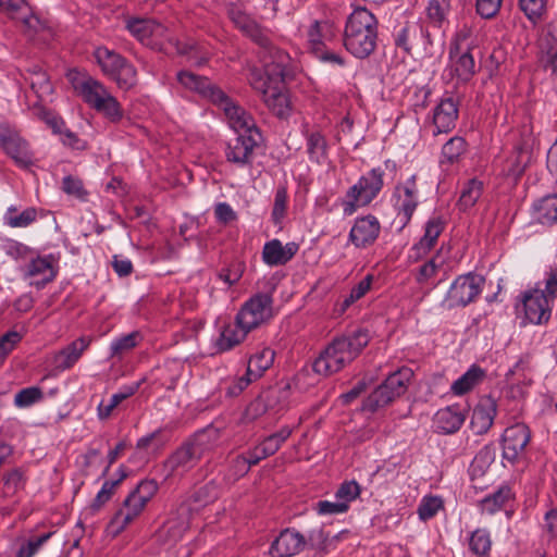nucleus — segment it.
Listing matches in <instances>:
<instances>
[{
	"label": "nucleus",
	"instance_id": "nucleus-16",
	"mask_svg": "<svg viewBox=\"0 0 557 557\" xmlns=\"http://www.w3.org/2000/svg\"><path fill=\"white\" fill-rule=\"evenodd\" d=\"M393 200L398 216L404 222V225H406L410 222L420 202L416 174H412L405 182L395 186Z\"/></svg>",
	"mask_w": 557,
	"mask_h": 557
},
{
	"label": "nucleus",
	"instance_id": "nucleus-35",
	"mask_svg": "<svg viewBox=\"0 0 557 557\" xmlns=\"http://www.w3.org/2000/svg\"><path fill=\"white\" fill-rule=\"evenodd\" d=\"M312 370L315 374L321 375L323 377L331 376L341 370H343L337 355L335 354L333 347L329 343L323 350L319 354V356L312 362Z\"/></svg>",
	"mask_w": 557,
	"mask_h": 557
},
{
	"label": "nucleus",
	"instance_id": "nucleus-4",
	"mask_svg": "<svg viewBox=\"0 0 557 557\" xmlns=\"http://www.w3.org/2000/svg\"><path fill=\"white\" fill-rule=\"evenodd\" d=\"M384 186V170L376 166L361 175L341 200L344 216H351L360 208L369 206Z\"/></svg>",
	"mask_w": 557,
	"mask_h": 557
},
{
	"label": "nucleus",
	"instance_id": "nucleus-37",
	"mask_svg": "<svg viewBox=\"0 0 557 557\" xmlns=\"http://www.w3.org/2000/svg\"><path fill=\"white\" fill-rule=\"evenodd\" d=\"M327 141L325 136L319 132H307L306 151L311 162L322 164L327 159Z\"/></svg>",
	"mask_w": 557,
	"mask_h": 557
},
{
	"label": "nucleus",
	"instance_id": "nucleus-30",
	"mask_svg": "<svg viewBox=\"0 0 557 557\" xmlns=\"http://www.w3.org/2000/svg\"><path fill=\"white\" fill-rule=\"evenodd\" d=\"M39 211L36 207H26L20 210L17 206L11 205L2 215V223L10 228H27L37 222Z\"/></svg>",
	"mask_w": 557,
	"mask_h": 557
},
{
	"label": "nucleus",
	"instance_id": "nucleus-3",
	"mask_svg": "<svg viewBox=\"0 0 557 557\" xmlns=\"http://www.w3.org/2000/svg\"><path fill=\"white\" fill-rule=\"evenodd\" d=\"M212 443L207 431H199L184 442L163 462L165 478L183 475L193 469L202 456L210 450Z\"/></svg>",
	"mask_w": 557,
	"mask_h": 557
},
{
	"label": "nucleus",
	"instance_id": "nucleus-38",
	"mask_svg": "<svg viewBox=\"0 0 557 557\" xmlns=\"http://www.w3.org/2000/svg\"><path fill=\"white\" fill-rule=\"evenodd\" d=\"M513 498V493L509 485H502L494 493L484 497L481 502L482 512L494 515L502 510Z\"/></svg>",
	"mask_w": 557,
	"mask_h": 557
},
{
	"label": "nucleus",
	"instance_id": "nucleus-27",
	"mask_svg": "<svg viewBox=\"0 0 557 557\" xmlns=\"http://www.w3.org/2000/svg\"><path fill=\"white\" fill-rule=\"evenodd\" d=\"M298 246L295 243L283 245L280 239H272L264 244L262 261L269 267L284 265L297 253Z\"/></svg>",
	"mask_w": 557,
	"mask_h": 557
},
{
	"label": "nucleus",
	"instance_id": "nucleus-19",
	"mask_svg": "<svg viewBox=\"0 0 557 557\" xmlns=\"http://www.w3.org/2000/svg\"><path fill=\"white\" fill-rule=\"evenodd\" d=\"M381 233V223L373 214H366L355 219L348 234V242L357 249L372 246Z\"/></svg>",
	"mask_w": 557,
	"mask_h": 557
},
{
	"label": "nucleus",
	"instance_id": "nucleus-41",
	"mask_svg": "<svg viewBox=\"0 0 557 557\" xmlns=\"http://www.w3.org/2000/svg\"><path fill=\"white\" fill-rule=\"evenodd\" d=\"M91 109L101 113L106 119L112 123H117L123 119L124 111L117 99L110 92L102 98Z\"/></svg>",
	"mask_w": 557,
	"mask_h": 557
},
{
	"label": "nucleus",
	"instance_id": "nucleus-33",
	"mask_svg": "<svg viewBox=\"0 0 557 557\" xmlns=\"http://www.w3.org/2000/svg\"><path fill=\"white\" fill-rule=\"evenodd\" d=\"M251 331L244 327L238 318L235 321L226 324L216 341V347L220 351H227L239 345Z\"/></svg>",
	"mask_w": 557,
	"mask_h": 557
},
{
	"label": "nucleus",
	"instance_id": "nucleus-48",
	"mask_svg": "<svg viewBox=\"0 0 557 557\" xmlns=\"http://www.w3.org/2000/svg\"><path fill=\"white\" fill-rule=\"evenodd\" d=\"M483 191L482 182L473 178L470 180L461 190L459 206L462 210H467L475 205Z\"/></svg>",
	"mask_w": 557,
	"mask_h": 557
},
{
	"label": "nucleus",
	"instance_id": "nucleus-45",
	"mask_svg": "<svg viewBox=\"0 0 557 557\" xmlns=\"http://www.w3.org/2000/svg\"><path fill=\"white\" fill-rule=\"evenodd\" d=\"M492 547L491 534L486 529L474 530L469 537V549L476 556L485 557Z\"/></svg>",
	"mask_w": 557,
	"mask_h": 557
},
{
	"label": "nucleus",
	"instance_id": "nucleus-43",
	"mask_svg": "<svg viewBox=\"0 0 557 557\" xmlns=\"http://www.w3.org/2000/svg\"><path fill=\"white\" fill-rule=\"evenodd\" d=\"M450 12V1L449 0H430L426 14L430 23L438 28H442L445 24L448 23L447 16Z\"/></svg>",
	"mask_w": 557,
	"mask_h": 557
},
{
	"label": "nucleus",
	"instance_id": "nucleus-64",
	"mask_svg": "<svg viewBox=\"0 0 557 557\" xmlns=\"http://www.w3.org/2000/svg\"><path fill=\"white\" fill-rule=\"evenodd\" d=\"M22 339L23 334L17 331L12 330L4 333L0 337V361H3Z\"/></svg>",
	"mask_w": 557,
	"mask_h": 557
},
{
	"label": "nucleus",
	"instance_id": "nucleus-51",
	"mask_svg": "<svg viewBox=\"0 0 557 557\" xmlns=\"http://www.w3.org/2000/svg\"><path fill=\"white\" fill-rule=\"evenodd\" d=\"M54 532H46L44 534L32 536L23 543L16 550L15 557H34L41 546L47 543Z\"/></svg>",
	"mask_w": 557,
	"mask_h": 557
},
{
	"label": "nucleus",
	"instance_id": "nucleus-21",
	"mask_svg": "<svg viewBox=\"0 0 557 557\" xmlns=\"http://www.w3.org/2000/svg\"><path fill=\"white\" fill-rule=\"evenodd\" d=\"M497 414V403L491 396L482 397L474 407L470 428L476 435L486 434L494 424Z\"/></svg>",
	"mask_w": 557,
	"mask_h": 557
},
{
	"label": "nucleus",
	"instance_id": "nucleus-39",
	"mask_svg": "<svg viewBox=\"0 0 557 557\" xmlns=\"http://www.w3.org/2000/svg\"><path fill=\"white\" fill-rule=\"evenodd\" d=\"M275 352L273 349L265 347L253 354L247 364V372L252 379L258 380L265 370H268L274 361Z\"/></svg>",
	"mask_w": 557,
	"mask_h": 557
},
{
	"label": "nucleus",
	"instance_id": "nucleus-26",
	"mask_svg": "<svg viewBox=\"0 0 557 557\" xmlns=\"http://www.w3.org/2000/svg\"><path fill=\"white\" fill-rule=\"evenodd\" d=\"M466 416L457 405L437 410L433 418V428L438 434H454L462 426Z\"/></svg>",
	"mask_w": 557,
	"mask_h": 557
},
{
	"label": "nucleus",
	"instance_id": "nucleus-5",
	"mask_svg": "<svg viewBox=\"0 0 557 557\" xmlns=\"http://www.w3.org/2000/svg\"><path fill=\"white\" fill-rule=\"evenodd\" d=\"M92 55L103 75L113 81L120 89L127 91L137 85V70L122 54L99 46Z\"/></svg>",
	"mask_w": 557,
	"mask_h": 557
},
{
	"label": "nucleus",
	"instance_id": "nucleus-6",
	"mask_svg": "<svg viewBox=\"0 0 557 557\" xmlns=\"http://www.w3.org/2000/svg\"><path fill=\"white\" fill-rule=\"evenodd\" d=\"M411 374V370L407 368L399 369L389 374L385 381L366 398L363 409L374 412L404 395L408 388Z\"/></svg>",
	"mask_w": 557,
	"mask_h": 557
},
{
	"label": "nucleus",
	"instance_id": "nucleus-13",
	"mask_svg": "<svg viewBox=\"0 0 557 557\" xmlns=\"http://www.w3.org/2000/svg\"><path fill=\"white\" fill-rule=\"evenodd\" d=\"M484 278L474 273L459 275L450 285L446 300L449 307H466L481 294Z\"/></svg>",
	"mask_w": 557,
	"mask_h": 557
},
{
	"label": "nucleus",
	"instance_id": "nucleus-34",
	"mask_svg": "<svg viewBox=\"0 0 557 557\" xmlns=\"http://www.w3.org/2000/svg\"><path fill=\"white\" fill-rule=\"evenodd\" d=\"M126 29L139 41L149 44L150 37L159 36L164 30L161 24L149 18L128 17Z\"/></svg>",
	"mask_w": 557,
	"mask_h": 557
},
{
	"label": "nucleus",
	"instance_id": "nucleus-1",
	"mask_svg": "<svg viewBox=\"0 0 557 557\" xmlns=\"http://www.w3.org/2000/svg\"><path fill=\"white\" fill-rule=\"evenodd\" d=\"M228 16L234 25L260 47L263 71L252 67L248 74L250 86L261 95L264 104L278 117H287L289 102L284 92V81L289 76L290 57L276 47L267 29L239 7H231Z\"/></svg>",
	"mask_w": 557,
	"mask_h": 557
},
{
	"label": "nucleus",
	"instance_id": "nucleus-57",
	"mask_svg": "<svg viewBox=\"0 0 557 557\" xmlns=\"http://www.w3.org/2000/svg\"><path fill=\"white\" fill-rule=\"evenodd\" d=\"M200 95L208 98L223 111H225V108L234 104L231 98L221 88L212 85L209 79L207 81L206 88L202 89Z\"/></svg>",
	"mask_w": 557,
	"mask_h": 557
},
{
	"label": "nucleus",
	"instance_id": "nucleus-14",
	"mask_svg": "<svg viewBox=\"0 0 557 557\" xmlns=\"http://www.w3.org/2000/svg\"><path fill=\"white\" fill-rule=\"evenodd\" d=\"M58 270V259L49 253L32 258L21 271L29 285L41 289L57 277Z\"/></svg>",
	"mask_w": 557,
	"mask_h": 557
},
{
	"label": "nucleus",
	"instance_id": "nucleus-9",
	"mask_svg": "<svg viewBox=\"0 0 557 557\" xmlns=\"http://www.w3.org/2000/svg\"><path fill=\"white\" fill-rule=\"evenodd\" d=\"M236 317L239 323L253 331L273 318V298L269 293H257L246 300Z\"/></svg>",
	"mask_w": 557,
	"mask_h": 557
},
{
	"label": "nucleus",
	"instance_id": "nucleus-40",
	"mask_svg": "<svg viewBox=\"0 0 557 557\" xmlns=\"http://www.w3.org/2000/svg\"><path fill=\"white\" fill-rule=\"evenodd\" d=\"M466 151L467 143L465 138L460 136H454L448 141H446L442 147L441 163H457Z\"/></svg>",
	"mask_w": 557,
	"mask_h": 557
},
{
	"label": "nucleus",
	"instance_id": "nucleus-61",
	"mask_svg": "<svg viewBox=\"0 0 557 557\" xmlns=\"http://www.w3.org/2000/svg\"><path fill=\"white\" fill-rule=\"evenodd\" d=\"M158 490L159 484L156 480L145 479L131 493L147 505L156 496Z\"/></svg>",
	"mask_w": 557,
	"mask_h": 557
},
{
	"label": "nucleus",
	"instance_id": "nucleus-22",
	"mask_svg": "<svg viewBox=\"0 0 557 557\" xmlns=\"http://www.w3.org/2000/svg\"><path fill=\"white\" fill-rule=\"evenodd\" d=\"M146 506L147 505L144 502L129 493L110 521L112 532L114 534H119L125 530L143 513Z\"/></svg>",
	"mask_w": 557,
	"mask_h": 557
},
{
	"label": "nucleus",
	"instance_id": "nucleus-2",
	"mask_svg": "<svg viewBox=\"0 0 557 557\" xmlns=\"http://www.w3.org/2000/svg\"><path fill=\"white\" fill-rule=\"evenodd\" d=\"M379 22L375 15L363 7L356 8L347 17L344 30V46L355 58L371 55L377 41Z\"/></svg>",
	"mask_w": 557,
	"mask_h": 557
},
{
	"label": "nucleus",
	"instance_id": "nucleus-24",
	"mask_svg": "<svg viewBox=\"0 0 557 557\" xmlns=\"http://www.w3.org/2000/svg\"><path fill=\"white\" fill-rule=\"evenodd\" d=\"M90 343V337L82 336L55 352L52 359L54 369L63 372L73 368L85 350H87Z\"/></svg>",
	"mask_w": 557,
	"mask_h": 557
},
{
	"label": "nucleus",
	"instance_id": "nucleus-53",
	"mask_svg": "<svg viewBox=\"0 0 557 557\" xmlns=\"http://www.w3.org/2000/svg\"><path fill=\"white\" fill-rule=\"evenodd\" d=\"M119 471L121 473L119 479L114 481L108 480L103 482L100 491L97 493L92 502L94 509H99L102 505L109 502V499L114 493L115 487L126 478V473L122 467L119 469Z\"/></svg>",
	"mask_w": 557,
	"mask_h": 557
},
{
	"label": "nucleus",
	"instance_id": "nucleus-49",
	"mask_svg": "<svg viewBox=\"0 0 557 557\" xmlns=\"http://www.w3.org/2000/svg\"><path fill=\"white\" fill-rule=\"evenodd\" d=\"M140 337L138 332H132L112 341L110 345V357L121 358L124 354L131 351L138 344Z\"/></svg>",
	"mask_w": 557,
	"mask_h": 557
},
{
	"label": "nucleus",
	"instance_id": "nucleus-7",
	"mask_svg": "<svg viewBox=\"0 0 557 557\" xmlns=\"http://www.w3.org/2000/svg\"><path fill=\"white\" fill-rule=\"evenodd\" d=\"M393 41L397 50L406 55L414 52L433 54V41L429 30L417 22H407L393 32Z\"/></svg>",
	"mask_w": 557,
	"mask_h": 557
},
{
	"label": "nucleus",
	"instance_id": "nucleus-32",
	"mask_svg": "<svg viewBox=\"0 0 557 557\" xmlns=\"http://www.w3.org/2000/svg\"><path fill=\"white\" fill-rule=\"evenodd\" d=\"M224 114L228 125L237 135H252V131L259 132L255 119L245 109L237 104L225 108Z\"/></svg>",
	"mask_w": 557,
	"mask_h": 557
},
{
	"label": "nucleus",
	"instance_id": "nucleus-44",
	"mask_svg": "<svg viewBox=\"0 0 557 557\" xmlns=\"http://www.w3.org/2000/svg\"><path fill=\"white\" fill-rule=\"evenodd\" d=\"M29 84L30 88L40 100H45L53 92V86L49 79V76L40 67H35L30 72Z\"/></svg>",
	"mask_w": 557,
	"mask_h": 557
},
{
	"label": "nucleus",
	"instance_id": "nucleus-47",
	"mask_svg": "<svg viewBox=\"0 0 557 557\" xmlns=\"http://www.w3.org/2000/svg\"><path fill=\"white\" fill-rule=\"evenodd\" d=\"M292 428L283 426L276 433L267 436L259 445L267 457H270L281 448L282 444L292 435Z\"/></svg>",
	"mask_w": 557,
	"mask_h": 557
},
{
	"label": "nucleus",
	"instance_id": "nucleus-46",
	"mask_svg": "<svg viewBox=\"0 0 557 557\" xmlns=\"http://www.w3.org/2000/svg\"><path fill=\"white\" fill-rule=\"evenodd\" d=\"M187 511V508L181 507L178 517L169 519L164 524L168 536L173 541L182 539L184 533L189 529Z\"/></svg>",
	"mask_w": 557,
	"mask_h": 557
},
{
	"label": "nucleus",
	"instance_id": "nucleus-8",
	"mask_svg": "<svg viewBox=\"0 0 557 557\" xmlns=\"http://www.w3.org/2000/svg\"><path fill=\"white\" fill-rule=\"evenodd\" d=\"M0 147L22 170H28L37 163L35 152L28 140L21 135L16 127L9 123H0Z\"/></svg>",
	"mask_w": 557,
	"mask_h": 557
},
{
	"label": "nucleus",
	"instance_id": "nucleus-55",
	"mask_svg": "<svg viewBox=\"0 0 557 557\" xmlns=\"http://www.w3.org/2000/svg\"><path fill=\"white\" fill-rule=\"evenodd\" d=\"M42 398L44 394L41 388L38 386H30L23 388L15 394L14 404L18 408H27L40 401Z\"/></svg>",
	"mask_w": 557,
	"mask_h": 557
},
{
	"label": "nucleus",
	"instance_id": "nucleus-12",
	"mask_svg": "<svg viewBox=\"0 0 557 557\" xmlns=\"http://www.w3.org/2000/svg\"><path fill=\"white\" fill-rule=\"evenodd\" d=\"M370 342L369 331L358 329L352 332L334 337L330 344L337 355L338 361L344 369L350 364Z\"/></svg>",
	"mask_w": 557,
	"mask_h": 557
},
{
	"label": "nucleus",
	"instance_id": "nucleus-56",
	"mask_svg": "<svg viewBox=\"0 0 557 557\" xmlns=\"http://www.w3.org/2000/svg\"><path fill=\"white\" fill-rule=\"evenodd\" d=\"M495 460V447L493 444L485 445L482 447L478 454L474 456L472 461V470L475 472L476 470L483 474L486 469L494 462Z\"/></svg>",
	"mask_w": 557,
	"mask_h": 557
},
{
	"label": "nucleus",
	"instance_id": "nucleus-25",
	"mask_svg": "<svg viewBox=\"0 0 557 557\" xmlns=\"http://www.w3.org/2000/svg\"><path fill=\"white\" fill-rule=\"evenodd\" d=\"M446 221L441 215H432L425 223L424 234L411 248V257L419 259L425 256L436 244L445 230Z\"/></svg>",
	"mask_w": 557,
	"mask_h": 557
},
{
	"label": "nucleus",
	"instance_id": "nucleus-62",
	"mask_svg": "<svg viewBox=\"0 0 557 557\" xmlns=\"http://www.w3.org/2000/svg\"><path fill=\"white\" fill-rule=\"evenodd\" d=\"M245 264L239 261L232 262L228 267L221 269L218 277L228 286L236 284L243 276Z\"/></svg>",
	"mask_w": 557,
	"mask_h": 557
},
{
	"label": "nucleus",
	"instance_id": "nucleus-59",
	"mask_svg": "<svg viewBox=\"0 0 557 557\" xmlns=\"http://www.w3.org/2000/svg\"><path fill=\"white\" fill-rule=\"evenodd\" d=\"M271 392L267 395H260L253 399L246 408L244 419L247 422H252L263 416L269 409V397Z\"/></svg>",
	"mask_w": 557,
	"mask_h": 557
},
{
	"label": "nucleus",
	"instance_id": "nucleus-10",
	"mask_svg": "<svg viewBox=\"0 0 557 557\" xmlns=\"http://www.w3.org/2000/svg\"><path fill=\"white\" fill-rule=\"evenodd\" d=\"M531 437V431L524 423L519 422L506 428L500 438L503 459L510 465L523 461Z\"/></svg>",
	"mask_w": 557,
	"mask_h": 557
},
{
	"label": "nucleus",
	"instance_id": "nucleus-15",
	"mask_svg": "<svg viewBox=\"0 0 557 557\" xmlns=\"http://www.w3.org/2000/svg\"><path fill=\"white\" fill-rule=\"evenodd\" d=\"M517 309L523 311L525 320L532 324L545 323L552 314L548 297L543 289L537 287L522 293Z\"/></svg>",
	"mask_w": 557,
	"mask_h": 557
},
{
	"label": "nucleus",
	"instance_id": "nucleus-28",
	"mask_svg": "<svg viewBox=\"0 0 557 557\" xmlns=\"http://www.w3.org/2000/svg\"><path fill=\"white\" fill-rule=\"evenodd\" d=\"M309 49L319 51L325 47V42L335 37L334 23L329 18L313 20L306 32Z\"/></svg>",
	"mask_w": 557,
	"mask_h": 557
},
{
	"label": "nucleus",
	"instance_id": "nucleus-63",
	"mask_svg": "<svg viewBox=\"0 0 557 557\" xmlns=\"http://www.w3.org/2000/svg\"><path fill=\"white\" fill-rule=\"evenodd\" d=\"M519 5L530 21L536 22L545 12L546 2L545 0H519Z\"/></svg>",
	"mask_w": 557,
	"mask_h": 557
},
{
	"label": "nucleus",
	"instance_id": "nucleus-31",
	"mask_svg": "<svg viewBox=\"0 0 557 557\" xmlns=\"http://www.w3.org/2000/svg\"><path fill=\"white\" fill-rule=\"evenodd\" d=\"M530 160V151L524 146H516L512 153L504 161L500 173L517 183Z\"/></svg>",
	"mask_w": 557,
	"mask_h": 557
},
{
	"label": "nucleus",
	"instance_id": "nucleus-20",
	"mask_svg": "<svg viewBox=\"0 0 557 557\" xmlns=\"http://www.w3.org/2000/svg\"><path fill=\"white\" fill-rule=\"evenodd\" d=\"M458 101L453 96L443 97L432 111L433 135L449 133L458 119Z\"/></svg>",
	"mask_w": 557,
	"mask_h": 557
},
{
	"label": "nucleus",
	"instance_id": "nucleus-18",
	"mask_svg": "<svg viewBox=\"0 0 557 557\" xmlns=\"http://www.w3.org/2000/svg\"><path fill=\"white\" fill-rule=\"evenodd\" d=\"M449 62L444 70V74L449 78H456L458 83L466 84L472 79L476 72L475 61L470 51V47L466 46L449 48Z\"/></svg>",
	"mask_w": 557,
	"mask_h": 557
},
{
	"label": "nucleus",
	"instance_id": "nucleus-52",
	"mask_svg": "<svg viewBox=\"0 0 557 557\" xmlns=\"http://www.w3.org/2000/svg\"><path fill=\"white\" fill-rule=\"evenodd\" d=\"M444 507V502L440 496H424L418 507L419 518L423 521L435 517Z\"/></svg>",
	"mask_w": 557,
	"mask_h": 557
},
{
	"label": "nucleus",
	"instance_id": "nucleus-54",
	"mask_svg": "<svg viewBox=\"0 0 557 557\" xmlns=\"http://www.w3.org/2000/svg\"><path fill=\"white\" fill-rule=\"evenodd\" d=\"M373 276L368 274L357 285H355L350 294L343 300L341 311H346L355 301L362 298L371 288Z\"/></svg>",
	"mask_w": 557,
	"mask_h": 557
},
{
	"label": "nucleus",
	"instance_id": "nucleus-23",
	"mask_svg": "<svg viewBox=\"0 0 557 557\" xmlns=\"http://www.w3.org/2000/svg\"><path fill=\"white\" fill-rule=\"evenodd\" d=\"M306 546L305 536L295 529H285L272 543L270 553L273 557H292Z\"/></svg>",
	"mask_w": 557,
	"mask_h": 557
},
{
	"label": "nucleus",
	"instance_id": "nucleus-42",
	"mask_svg": "<svg viewBox=\"0 0 557 557\" xmlns=\"http://www.w3.org/2000/svg\"><path fill=\"white\" fill-rule=\"evenodd\" d=\"M536 219L541 224H553L557 222V194L548 195L541 199L534 207Z\"/></svg>",
	"mask_w": 557,
	"mask_h": 557
},
{
	"label": "nucleus",
	"instance_id": "nucleus-60",
	"mask_svg": "<svg viewBox=\"0 0 557 557\" xmlns=\"http://www.w3.org/2000/svg\"><path fill=\"white\" fill-rule=\"evenodd\" d=\"M208 78L199 76L189 71H180L177 73V82L185 88L201 94L207 86Z\"/></svg>",
	"mask_w": 557,
	"mask_h": 557
},
{
	"label": "nucleus",
	"instance_id": "nucleus-11",
	"mask_svg": "<svg viewBox=\"0 0 557 557\" xmlns=\"http://www.w3.org/2000/svg\"><path fill=\"white\" fill-rule=\"evenodd\" d=\"M65 76L74 91L90 108L111 92L103 83L96 79L87 72L70 69Z\"/></svg>",
	"mask_w": 557,
	"mask_h": 557
},
{
	"label": "nucleus",
	"instance_id": "nucleus-58",
	"mask_svg": "<svg viewBox=\"0 0 557 557\" xmlns=\"http://www.w3.org/2000/svg\"><path fill=\"white\" fill-rule=\"evenodd\" d=\"M556 38L546 34L541 38V49L547 55L546 67L550 70L553 76L557 77V47L554 46Z\"/></svg>",
	"mask_w": 557,
	"mask_h": 557
},
{
	"label": "nucleus",
	"instance_id": "nucleus-17",
	"mask_svg": "<svg viewBox=\"0 0 557 557\" xmlns=\"http://www.w3.org/2000/svg\"><path fill=\"white\" fill-rule=\"evenodd\" d=\"M260 139V132L255 131H252V135L240 134L235 138L230 139L224 150L227 162L238 168L251 165L253 160V149L258 146Z\"/></svg>",
	"mask_w": 557,
	"mask_h": 557
},
{
	"label": "nucleus",
	"instance_id": "nucleus-50",
	"mask_svg": "<svg viewBox=\"0 0 557 557\" xmlns=\"http://www.w3.org/2000/svg\"><path fill=\"white\" fill-rule=\"evenodd\" d=\"M288 195L285 186L281 185L274 194V202L271 212V220L274 225L282 224L287 213Z\"/></svg>",
	"mask_w": 557,
	"mask_h": 557
},
{
	"label": "nucleus",
	"instance_id": "nucleus-29",
	"mask_svg": "<svg viewBox=\"0 0 557 557\" xmlns=\"http://www.w3.org/2000/svg\"><path fill=\"white\" fill-rule=\"evenodd\" d=\"M0 12L12 20L22 22L27 28H35L38 18L27 0H0Z\"/></svg>",
	"mask_w": 557,
	"mask_h": 557
},
{
	"label": "nucleus",
	"instance_id": "nucleus-36",
	"mask_svg": "<svg viewBox=\"0 0 557 557\" xmlns=\"http://www.w3.org/2000/svg\"><path fill=\"white\" fill-rule=\"evenodd\" d=\"M485 377V371L472 364L460 377H458L450 386L454 395L461 396L473 389Z\"/></svg>",
	"mask_w": 557,
	"mask_h": 557
}]
</instances>
